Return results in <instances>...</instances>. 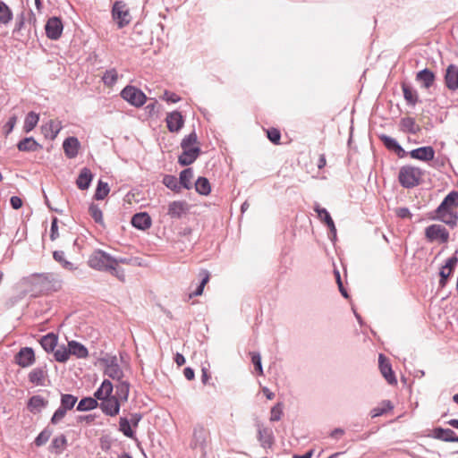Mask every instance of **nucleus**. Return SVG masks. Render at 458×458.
<instances>
[{
    "instance_id": "nucleus-1",
    "label": "nucleus",
    "mask_w": 458,
    "mask_h": 458,
    "mask_svg": "<svg viewBox=\"0 0 458 458\" xmlns=\"http://www.w3.org/2000/svg\"><path fill=\"white\" fill-rule=\"evenodd\" d=\"M114 384L104 379L94 392V396L100 401L98 407L106 416L115 417L120 413L122 403L113 395Z\"/></svg>"
},
{
    "instance_id": "nucleus-2",
    "label": "nucleus",
    "mask_w": 458,
    "mask_h": 458,
    "mask_svg": "<svg viewBox=\"0 0 458 458\" xmlns=\"http://www.w3.org/2000/svg\"><path fill=\"white\" fill-rule=\"evenodd\" d=\"M24 280L31 291L38 293L57 292L61 287L60 282L55 280L49 273H35Z\"/></svg>"
},
{
    "instance_id": "nucleus-3",
    "label": "nucleus",
    "mask_w": 458,
    "mask_h": 458,
    "mask_svg": "<svg viewBox=\"0 0 458 458\" xmlns=\"http://www.w3.org/2000/svg\"><path fill=\"white\" fill-rule=\"evenodd\" d=\"M423 171L412 165H403L399 170L398 181L402 187L412 189L421 182Z\"/></svg>"
},
{
    "instance_id": "nucleus-4",
    "label": "nucleus",
    "mask_w": 458,
    "mask_h": 458,
    "mask_svg": "<svg viewBox=\"0 0 458 458\" xmlns=\"http://www.w3.org/2000/svg\"><path fill=\"white\" fill-rule=\"evenodd\" d=\"M89 266L98 271H107L115 265L114 257L102 250H95L88 260Z\"/></svg>"
},
{
    "instance_id": "nucleus-5",
    "label": "nucleus",
    "mask_w": 458,
    "mask_h": 458,
    "mask_svg": "<svg viewBox=\"0 0 458 458\" xmlns=\"http://www.w3.org/2000/svg\"><path fill=\"white\" fill-rule=\"evenodd\" d=\"M112 19L116 22L119 29H123L131 21V15L127 4L123 0L114 2L111 10Z\"/></svg>"
},
{
    "instance_id": "nucleus-6",
    "label": "nucleus",
    "mask_w": 458,
    "mask_h": 458,
    "mask_svg": "<svg viewBox=\"0 0 458 458\" xmlns=\"http://www.w3.org/2000/svg\"><path fill=\"white\" fill-rule=\"evenodd\" d=\"M120 96L135 107H141L147 102L146 94L140 89L132 85L125 86L122 89Z\"/></svg>"
},
{
    "instance_id": "nucleus-7",
    "label": "nucleus",
    "mask_w": 458,
    "mask_h": 458,
    "mask_svg": "<svg viewBox=\"0 0 458 458\" xmlns=\"http://www.w3.org/2000/svg\"><path fill=\"white\" fill-rule=\"evenodd\" d=\"M425 237L429 242L439 241L441 243H447L450 234L445 226L433 224L425 228Z\"/></svg>"
},
{
    "instance_id": "nucleus-8",
    "label": "nucleus",
    "mask_w": 458,
    "mask_h": 458,
    "mask_svg": "<svg viewBox=\"0 0 458 458\" xmlns=\"http://www.w3.org/2000/svg\"><path fill=\"white\" fill-rule=\"evenodd\" d=\"M210 433L204 426L198 424L193 428L192 439L190 446L192 449L200 448L205 453Z\"/></svg>"
},
{
    "instance_id": "nucleus-9",
    "label": "nucleus",
    "mask_w": 458,
    "mask_h": 458,
    "mask_svg": "<svg viewBox=\"0 0 458 458\" xmlns=\"http://www.w3.org/2000/svg\"><path fill=\"white\" fill-rule=\"evenodd\" d=\"M457 251L449 259L445 260L439 270V288L443 289L448 284L449 278L453 276L454 269L458 264V257L456 256Z\"/></svg>"
},
{
    "instance_id": "nucleus-10",
    "label": "nucleus",
    "mask_w": 458,
    "mask_h": 458,
    "mask_svg": "<svg viewBox=\"0 0 458 458\" xmlns=\"http://www.w3.org/2000/svg\"><path fill=\"white\" fill-rule=\"evenodd\" d=\"M64 23L60 17L52 16L47 19L45 24V31L47 38L58 40L63 34Z\"/></svg>"
},
{
    "instance_id": "nucleus-11",
    "label": "nucleus",
    "mask_w": 458,
    "mask_h": 458,
    "mask_svg": "<svg viewBox=\"0 0 458 458\" xmlns=\"http://www.w3.org/2000/svg\"><path fill=\"white\" fill-rule=\"evenodd\" d=\"M35 362L36 355L32 347H21L14 355V363L21 368H29Z\"/></svg>"
},
{
    "instance_id": "nucleus-12",
    "label": "nucleus",
    "mask_w": 458,
    "mask_h": 458,
    "mask_svg": "<svg viewBox=\"0 0 458 458\" xmlns=\"http://www.w3.org/2000/svg\"><path fill=\"white\" fill-rule=\"evenodd\" d=\"M257 427V438L260 444V446L264 449H271L275 444V436L273 430L269 428L264 427V425L258 421Z\"/></svg>"
},
{
    "instance_id": "nucleus-13",
    "label": "nucleus",
    "mask_w": 458,
    "mask_h": 458,
    "mask_svg": "<svg viewBox=\"0 0 458 458\" xmlns=\"http://www.w3.org/2000/svg\"><path fill=\"white\" fill-rule=\"evenodd\" d=\"M428 218L433 221H439L446 225L451 229L455 228L458 225L457 211H448L442 213L429 212Z\"/></svg>"
},
{
    "instance_id": "nucleus-14",
    "label": "nucleus",
    "mask_w": 458,
    "mask_h": 458,
    "mask_svg": "<svg viewBox=\"0 0 458 458\" xmlns=\"http://www.w3.org/2000/svg\"><path fill=\"white\" fill-rule=\"evenodd\" d=\"M190 206L184 200H174L168 204L167 216L171 219H181L189 213Z\"/></svg>"
},
{
    "instance_id": "nucleus-15",
    "label": "nucleus",
    "mask_w": 458,
    "mask_h": 458,
    "mask_svg": "<svg viewBox=\"0 0 458 458\" xmlns=\"http://www.w3.org/2000/svg\"><path fill=\"white\" fill-rule=\"evenodd\" d=\"M444 83L447 89L454 92L458 89V66L456 64H449L445 71Z\"/></svg>"
},
{
    "instance_id": "nucleus-16",
    "label": "nucleus",
    "mask_w": 458,
    "mask_h": 458,
    "mask_svg": "<svg viewBox=\"0 0 458 458\" xmlns=\"http://www.w3.org/2000/svg\"><path fill=\"white\" fill-rule=\"evenodd\" d=\"M379 369L385 379L390 385H396L397 379L389 360L382 353L378 356Z\"/></svg>"
},
{
    "instance_id": "nucleus-17",
    "label": "nucleus",
    "mask_w": 458,
    "mask_h": 458,
    "mask_svg": "<svg viewBox=\"0 0 458 458\" xmlns=\"http://www.w3.org/2000/svg\"><path fill=\"white\" fill-rule=\"evenodd\" d=\"M182 149V152L178 157V164L182 166L191 165L201 154V148L199 147L185 148Z\"/></svg>"
},
{
    "instance_id": "nucleus-18",
    "label": "nucleus",
    "mask_w": 458,
    "mask_h": 458,
    "mask_svg": "<svg viewBox=\"0 0 458 458\" xmlns=\"http://www.w3.org/2000/svg\"><path fill=\"white\" fill-rule=\"evenodd\" d=\"M435 154L436 151L432 146H423L409 151V156L411 158L423 162L433 161Z\"/></svg>"
},
{
    "instance_id": "nucleus-19",
    "label": "nucleus",
    "mask_w": 458,
    "mask_h": 458,
    "mask_svg": "<svg viewBox=\"0 0 458 458\" xmlns=\"http://www.w3.org/2000/svg\"><path fill=\"white\" fill-rule=\"evenodd\" d=\"M165 122L170 132H177L184 125V117L180 111L175 110L167 114Z\"/></svg>"
},
{
    "instance_id": "nucleus-20",
    "label": "nucleus",
    "mask_w": 458,
    "mask_h": 458,
    "mask_svg": "<svg viewBox=\"0 0 458 458\" xmlns=\"http://www.w3.org/2000/svg\"><path fill=\"white\" fill-rule=\"evenodd\" d=\"M131 225L141 231H146L152 225V219L148 212L142 211L134 214L131 219Z\"/></svg>"
},
{
    "instance_id": "nucleus-21",
    "label": "nucleus",
    "mask_w": 458,
    "mask_h": 458,
    "mask_svg": "<svg viewBox=\"0 0 458 458\" xmlns=\"http://www.w3.org/2000/svg\"><path fill=\"white\" fill-rule=\"evenodd\" d=\"M456 433L448 428L436 427L428 435V437L437 439L443 442H454Z\"/></svg>"
},
{
    "instance_id": "nucleus-22",
    "label": "nucleus",
    "mask_w": 458,
    "mask_h": 458,
    "mask_svg": "<svg viewBox=\"0 0 458 458\" xmlns=\"http://www.w3.org/2000/svg\"><path fill=\"white\" fill-rule=\"evenodd\" d=\"M63 126L60 121L58 120H49L47 123L41 126V132L46 139L54 140Z\"/></svg>"
},
{
    "instance_id": "nucleus-23",
    "label": "nucleus",
    "mask_w": 458,
    "mask_h": 458,
    "mask_svg": "<svg viewBox=\"0 0 458 458\" xmlns=\"http://www.w3.org/2000/svg\"><path fill=\"white\" fill-rule=\"evenodd\" d=\"M81 148V142L79 141L77 137L71 136L66 138L63 142V148L65 156L68 158H74L79 154V149Z\"/></svg>"
},
{
    "instance_id": "nucleus-24",
    "label": "nucleus",
    "mask_w": 458,
    "mask_h": 458,
    "mask_svg": "<svg viewBox=\"0 0 458 458\" xmlns=\"http://www.w3.org/2000/svg\"><path fill=\"white\" fill-rule=\"evenodd\" d=\"M416 81L421 83L424 89H429L436 81V73L428 68H424L416 73Z\"/></svg>"
},
{
    "instance_id": "nucleus-25",
    "label": "nucleus",
    "mask_w": 458,
    "mask_h": 458,
    "mask_svg": "<svg viewBox=\"0 0 458 458\" xmlns=\"http://www.w3.org/2000/svg\"><path fill=\"white\" fill-rule=\"evenodd\" d=\"M94 174L89 167H83L81 169L80 174L76 179V185L78 189L86 191L89 188Z\"/></svg>"
},
{
    "instance_id": "nucleus-26",
    "label": "nucleus",
    "mask_w": 458,
    "mask_h": 458,
    "mask_svg": "<svg viewBox=\"0 0 458 458\" xmlns=\"http://www.w3.org/2000/svg\"><path fill=\"white\" fill-rule=\"evenodd\" d=\"M17 148L21 152H36L43 148V146L39 144L33 137H25L21 140L17 145Z\"/></svg>"
},
{
    "instance_id": "nucleus-27",
    "label": "nucleus",
    "mask_w": 458,
    "mask_h": 458,
    "mask_svg": "<svg viewBox=\"0 0 458 458\" xmlns=\"http://www.w3.org/2000/svg\"><path fill=\"white\" fill-rule=\"evenodd\" d=\"M39 344L47 353H51L58 346V335L53 332H49L40 337Z\"/></svg>"
},
{
    "instance_id": "nucleus-28",
    "label": "nucleus",
    "mask_w": 458,
    "mask_h": 458,
    "mask_svg": "<svg viewBox=\"0 0 458 458\" xmlns=\"http://www.w3.org/2000/svg\"><path fill=\"white\" fill-rule=\"evenodd\" d=\"M401 88L403 90V98L409 106L414 107L420 101L419 94L410 84L402 82Z\"/></svg>"
},
{
    "instance_id": "nucleus-29",
    "label": "nucleus",
    "mask_w": 458,
    "mask_h": 458,
    "mask_svg": "<svg viewBox=\"0 0 458 458\" xmlns=\"http://www.w3.org/2000/svg\"><path fill=\"white\" fill-rule=\"evenodd\" d=\"M47 376V366L33 369L28 375L29 381L36 386H44Z\"/></svg>"
},
{
    "instance_id": "nucleus-30",
    "label": "nucleus",
    "mask_w": 458,
    "mask_h": 458,
    "mask_svg": "<svg viewBox=\"0 0 458 458\" xmlns=\"http://www.w3.org/2000/svg\"><path fill=\"white\" fill-rule=\"evenodd\" d=\"M115 394L113 395L116 397L122 403L128 401L131 384L127 380L118 381L114 385Z\"/></svg>"
},
{
    "instance_id": "nucleus-31",
    "label": "nucleus",
    "mask_w": 458,
    "mask_h": 458,
    "mask_svg": "<svg viewBox=\"0 0 458 458\" xmlns=\"http://www.w3.org/2000/svg\"><path fill=\"white\" fill-rule=\"evenodd\" d=\"M68 346L71 352V355H73L78 359H85L89 356L88 348L78 341H69Z\"/></svg>"
},
{
    "instance_id": "nucleus-32",
    "label": "nucleus",
    "mask_w": 458,
    "mask_h": 458,
    "mask_svg": "<svg viewBox=\"0 0 458 458\" xmlns=\"http://www.w3.org/2000/svg\"><path fill=\"white\" fill-rule=\"evenodd\" d=\"M400 127L403 132H407L413 135L419 133L421 130L420 127L418 124H416L415 119L410 116L403 117L401 119Z\"/></svg>"
},
{
    "instance_id": "nucleus-33",
    "label": "nucleus",
    "mask_w": 458,
    "mask_h": 458,
    "mask_svg": "<svg viewBox=\"0 0 458 458\" xmlns=\"http://www.w3.org/2000/svg\"><path fill=\"white\" fill-rule=\"evenodd\" d=\"M48 401L45 400L41 395L31 396L27 403L28 410L32 413H37L41 411L42 408L47 407Z\"/></svg>"
},
{
    "instance_id": "nucleus-34",
    "label": "nucleus",
    "mask_w": 458,
    "mask_h": 458,
    "mask_svg": "<svg viewBox=\"0 0 458 458\" xmlns=\"http://www.w3.org/2000/svg\"><path fill=\"white\" fill-rule=\"evenodd\" d=\"M98 407V399L94 395L82 397L76 407L78 411H89Z\"/></svg>"
},
{
    "instance_id": "nucleus-35",
    "label": "nucleus",
    "mask_w": 458,
    "mask_h": 458,
    "mask_svg": "<svg viewBox=\"0 0 458 458\" xmlns=\"http://www.w3.org/2000/svg\"><path fill=\"white\" fill-rule=\"evenodd\" d=\"M394 410V405L390 400H383L378 406L373 408L369 411L371 418L382 416Z\"/></svg>"
},
{
    "instance_id": "nucleus-36",
    "label": "nucleus",
    "mask_w": 458,
    "mask_h": 458,
    "mask_svg": "<svg viewBox=\"0 0 458 458\" xmlns=\"http://www.w3.org/2000/svg\"><path fill=\"white\" fill-rule=\"evenodd\" d=\"M193 177V170L191 167L185 168L181 171L179 174L178 183L182 188L191 190L192 188L191 179Z\"/></svg>"
},
{
    "instance_id": "nucleus-37",
    "label": "nucleus",
    "mask_w": 458,
    "mask_h": 458,
    "mask_svg": "<svg viewBox=\"0 0 458 458\" xmlns=\"http://www.w3.org/2000/svg\"><path fill=\"white\" fill-rule=\"evenodd\" d=\"M199 276L201 277V280L196 289L189 294V299L199 296L203 293L204 287L209 281L210 274L207 269H201L199 272Z\"/></svg>"
},
{
    "instance_id": "nucleus-38",
    "label": "nucleus",
    "mask_w": 458,
    "mask_h": 458,
    "mask_svg": "<svg viewBox=\"0 0 458 458\" xmlns=\"http://www.w3.org/2000/svg\"><path fill=\"white\" fill-rule=\"evenodd\" d=\"M39 121V114L34 111L29 112L24 119L23 131L26 133L30 132L35 129Z\"/></svg>"
},
{
    "instance_id": "nucleus-39",
    "label": "nucleus",
    "mask_w": 458,
    "mask_h": 458,
    "mask_svg": "<svg viewBox=\"0 0 458 458\" xmlns=\"http://www.w3.org/2000/svg\"><path fill=\"white\" fill-rule=\"evenodd\" d=\"M67 446V438L64 434L55 437L50 445V451L61 454Z\"/></svg>"
},
{
    "instance_id": "nucleus-40",
    "label": "nucleus",
    "mask_w": 458,
    "mask_h": 458,
    "mask_svg": "<svg viewBox=\"0 0 458 458\" xmlns=\"http://www.w3.org/2000/svg\"><path fill=\"white\" fill-rule=\"evenodd\" d=\"M195 191L203 196H208L211 192V184L208 178L204 176L198 177L195 182Z\"/></svg>"
},
{
    "instance_id": "nucleus-41",
    "label": "nucleus",
    "mask_w": 458,
    "mask_h": 458,
    "mask_svg": "<svg viewBox=\"0 0 458 458\" xmlns=\"http://www.w3.org/2000/svg\"><path fill=\"white\" fill-rule=\"evenodd\" d=\"M119 430L127 437L136 439V435L132 429V426L127 417H120L119 419Z\"/></svg>"
},
{
    "instance_id": "nucleus-42",
    "label": "nucleus",
    "mask_w": 458,
    "mask_h": 458,
    "mask_svg": "<svg viewBox=\"0 0 458 458\" xmlns=\"http://www.w3.org/2000/svg\"><path fill=\"white\" fill-rule=\"evenodd\" d=\"M53 352L55 360L60 363L67 362L71 356L69 346L64 344L59 345Z\"/></svg>"
},
{
    "instance_id": "nucleus-43",
    "label": "nucleus",
    "mask_w": 458,
    "mask_h": 458,
    "mask_svg": "<svg viewBox=\"0 0 458 458\" xmlns=\"http://www.w3.org/2000/svg\"><path fill=\"white\" fill-rule=\"evenodd\" d=\"M53 258L56 262L60 263L61 266L66 270L73 271L77 268L73 263L65 259L64 252L63 250H55L53 252Z\"/></svg>"
},
{
    "instance_id": "nucleus-44",
    "label": "nucleus",
    "mask_w": 458,
    "mask_h": 458,
    "mask_svg": "<svg viewBox=\"0 0 458 458\" xmlns=\"http://www.w3.org/2000/svg\"><path fill=\"white\" fill-rule=\"evenodd\" d=\"M77 401V396L72 394H61L60 406L68 411L73 409Z\"/></svg>"
},
{
    "instance_id": "nucleus-45",
    "label": "nucleus",
    "mask_w": 458,
    "mask_h": 458,
    "mask_svg": "<svg viewBox=\"0 0 458 458\" xmlns=\"http://www.w3.org/2000/svg\"><path fill=\"white\" fill-rule=\"evenodd\" d=\"M110 192V188L107 182H103L102 180H99L97 184V188L94 193L93 198L96 200H102L104 199L108 193Z\"/></svg>"
},
{
    "instance_id": "nucleus-46",
    "label": "nucleus",
    "mask_w": 458,
    "mask_h": 458,
    "mask_svg": "<svg viewBox=\"0 0 458 458\" xmlns=\"http://www.w3.org/2000/svg\"><path fill=\"white\" fill-rule=\"evenodd\" d=\"M89 213L96 224L100 225L102 226L105 225L103 219V212L98 204H95L94 202L90 203L89 207Z\"/></svg>"
},
{
    "instance_id": "nucleus-47",
    "label": "nucleus",
    "mask_w": 458,
    "mask_h": 458,
    "mask_svg": "<svg viewBox=\"0 0 458 458\" xmlns=\"http://www.w3.org/2000/svg\"><path fill=\"white\" fill-rule=\"evenodd\" d=\"M117 80L118 73L114 68L106 70L102 76V81L107 87H113L117 82Z\"/></svg>"
},
{
    "instance_id": "nucleus-48",
    "label": "nucleus",
    "mask_w": 458,
    "mask_h": 458,
    "mask_svg": "<svg viewBox=\"0 0 458 458\" xmlns=\"http://www.w3.org/2000/svg\"><path fill=\"white\" fill-rule=\"evenodd\" d=\"M163 184L167 187L169 190L174 192L181 191V186L178 183V179L176 176L172 174H165L162 179Z\"/></svg>"
},
{
    "instance_id": "nucleus-49",
    "label": "nucleus",
    "mask_w": 458,
    "mask_h": 458,
    "mask_svg": "<svg viewBox=\"0 0 458 458\" xmlns=\"http://www.w3.org/2000/svg\"><path fill=\"white\" fill-rule=\"evenodd\" d=\"M13 13L11 8L4 1H0V22L7 24L13 20Z\"/></svg>"
},
{
    "instance_id": "nucleus-50",
    "label": "nucleus",
    "mask_w": 458,
    "mask_h": 458,
    "mask_svg": "<svg viewBox=\"0 0 458 458\" xmlns=\"http://www.w3.org/2000/svg\"><path fill=\"white\" fill-rule=\"evenodd\" d=\"M104 375L107 376L113 380H115L116 382L123 380V378L124 377L123 370L121 369L119 364L115 367L104 369Z\"/></svg>"
},
{
    "instance_id": "nucleus-51",
    "label": "nucleus",
    "mask_w": 458,
    "mask_h": 458,
    "mask_svg": "<svg viewBox=\"0 0 458 458\" xmlns=\"http://www.w3.org/2000/svg\"><path fill=\"white\" fill-rule=\"evenodd\" d=\"M378 139L383 143L384 147L389 150L394 151L396 147L400 144L394 138L388 136L386 134L378 135Z\"/></svg>"
},
{
    "instance_id": "nucleus-52",
    "label": "nucleus",
    "mask_w": 458,
    "mask_h": 458,
    "mask_svg": "<svg viewBox=\"0 0 458 458\" xmlns=\"http://www.w3.org/2000/svg\"><path fill=\"white\" fill-rule=\"evenodd\" d=\"M53 433V430L50 429L48 427L45 428L35 438L34 444L37 446H41L45 445L50 438L51 435Z\"/></svg>"
},
{
    "instance_id": "nucleus-53",
    "label": "nucleus",
    "mask_w": 458,
    "mask_h": 458,
    "mask_svg": "<svg viewBox=\"0 0 458 458\" xmlns=\"http://www.w3.org/2000/svg\"><path fill=\"white\" fill-rule=\"evenodd\" d=\"M26 22V13L23 11L21 13H19L16 17L15 26L13 30V35H21L22 36L21 30L25 25Z\"/></svg>"
},
{
    "instance_id": "nucleus-54",
    "label": "nucleus",
    "mask_w": 458,
    "mask_h": 458,
    "mask_svg": "<svg viewBox=\"0 0 458 458\" xmlns=\"http://www.w3.org/2000/svg\"><path fill=\"white\" fill-rule=\"evenodd\" d=\"M251 362L254 366L255 371L259 376H263V368L261 362V355L258 352H251L250 353Z\"/></svg>"
},
{
    "instance_id": "nucleus-55",
    "label": "nucleus",
    "mask_w": 458,
    "mask_h": 458,
    "mask_svg": "<svg viewBox=\"0 0 458 458\" xmlns=\"http://www.w3.org/2000/svg\"><path fill=\"white\" fill-rule=\"evenodd\" d=\"M198 142V136L196 131L193 130L190 134L186 135L181 141V148H192L193 145Z\"/></svg>"
},
{
    "instance_id": "nucleus-56",
    "label": "nucleus",
    "mask_w": 458,
    "mask_h": 458,
    "mask_svg": "<svg viewBox=\"0 0 458 458\" xmlns=\"http://www.w3.org/2000/svg\"><path fill=\"white\" fill-rule=\"evenodd\" d=\"M267 137L275 145L280 144L281 131L279 129L271 127L267 130Z\"/></svg>"
},
{
    "instance_id": "nucleus-57",
    "label": "nucleus",
    "mask_w": 458,
    "mask_h": 458,
    "mask_svg": "<svg viewBox=\"0 0 458 458\" xmlns=\"http://www.w3.org/2000/svg\"><path fill=\"white\" fill-rule=\"evenodd\" d=\"M17 123L16 115H12L8 118L7 122L4 123L2 129L3 135L7 138L8 135L13 131L15 124Z\"/></svg>"
},
{
    "instance_id": "nucleus-58",
    "label": "nucleus",
    "mask_w": 458,
    "mask_h": 458,
    "mask_svg": "<svg viewBox=\"0 0 458 458\" xmlns=\"http://www.w3.org/2000/svg\"><path fill=\"white\" fill-rule=\"evenodd\" d=\"M99 362L104 365L105 369H109L118 365L117 357L115 355L106 354L105 357L99 359Z\"/></svg>"
},
{
    "instance_id": "nucleus-59",
    "label": "nucleus",
    "mask_w": 458,
    "mask_h": 458,
    "mask_svg": "<svg viewBox=\"0 0 458 458\" xmlns=\"http://www.w3.org/2000/svg\"><path fill=\"white\" fill-rule=\"evenodd\" d=\"M283 408L284 405L282 403H277L276 405H274L271 409V415H270V420L271 421H278L281 420L283 416Z\"/></svg>"
},
{
    "instance_id": "nucleus-60",
    "label": "nucleus",
    "mask_w": 458,
    "mask_h": 458,
    "mask_svg": "<svg viewBox=\"0 0 458 458\" xmlns=\"http://www.w3.org/2000/svg\"><path fill=\"white\" fill-rule=\"evenodd\" d=\"M314 211L318 214V218L324 223L328 222L332 218L327 208H322L319 205H316L314 207Z\"/></svg>"
},
{
    "instance_id": "nucleus-61",
    "label": "nucleus",
    "mask_w": 458,
    "mask_h": 458,
    "mask_svg": "<svg viewBox=\"0 0 458 458\" xmlns=\"http://www.w3.org/2000/svg\"><path fill=\"white\" fill-rule=\"evenodd\" d=\"M67 411L59 406L51 417L50 422L53 425L58 424L66 415Z\"/></svg>"
},
{
    "instance_id": "nucleus-62",
    "label": "nucleus",
    "mask_w": 458,
    "mask_h": 458,
    "mask_svg": "<svg viewBox=\"0 0 458 458\" xmlns=\"http://www.w3.org/2000/svg\"><path fill=\"white\" fill-rule=\"evenodd\" d=\"M145 111L149 116L157 115L159 113V104L156 99H153L152 102L148 103L145 106Z\"/></svg>"
},
{
    "instance_id": "nucleus-63",
    "label": "nucleus",
    "mask_w": 458,
    "mask_h": 458,
    "mask_svg": "<svg viewBox=\"0 0 458 458\" xmlns=\"http://www.w3.org/2000/svg\"><path fill=\"white\" fill-rule=\"evenodd\" d=\"M49 237L51 241H55L59 237L58 218L56 216L52 217Z\"/></svg>"
},
{
    "instance_id": "nucleus-64",
    "label": "nucleus",
    "mask_w": 458,
    "mask_h": 458,
    "mask_svg": "<svg viewBox=\"0 0 458 458\" xmlns=\"http://www.w3.org/2000/svg\"><path fill=\"white\" fill-rule=\"evenodd\" d=\"M444 199L447 201V203L450 204L453 208H455L458 207V191H451L445 198Z\"/></svg>"
}]
</instances>
